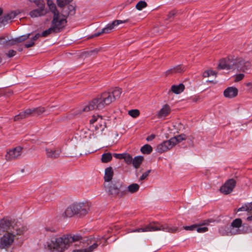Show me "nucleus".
I'll return each instance as SVG.
<instances>
[{
    "mask_svg": "<svg viewBox=\"0 0 252 252\" xmlns=\"http://www.w3.org/2000/svg\"><path fill=\"white\" fill-rule=\"evenodd\" d=\"M82 237L79 234H70L60 237H52L46 243V249L49 252H64L74 243L77 246L81 244Z\"/></svg>",
    "mask_w": 252,
    "mask_h": 252,
    "instance_id": "obj_2",
    "label": "nucleus"
},
{
    "mask_svg": "<svg viewBox=\"0 0 252 252\" xmlns=\"http://www.w3.org/2000/svg\"><path fill=\"white\" fill-rule=\"evenodd\" d=\"M24 111L27 118L30 116H31L33 114V111L32 110V108H28Z\"/></svg>",
    "mask_w": 252,
    "mask_h": 252,
    "instance_id": "obj_47",
    "label": "nucleus"
},
{
    "mask_svg": "<svg viewBox=\"0 0 252 252\" xmlns=\"http://www.w3.org/2000/svg\"><path fill=\"white\" fill-rule=\"evenodd\" d=\"M141 153L144 155H148L153 151L152 147L149 144H145L140 149Z\"/></svg>",
    "mask_w": 252,
    "mask_h": 252,
    "instance_id": "obj_29",
    "label": "nucleus"
},
{
    "mask_svg": "<svg viewBox=\"0 0 252 252\" xmlns=\"http://www.w3.org/2000/svg\"><path fill=\"white\" fill-rule=\"evenodd\" d=\"M60 8H62V10L59 12V13L61 17H64L65 19H66V17L69 15L74 14L75 12L74 7L71 5H68Z\"/></svg>",
    "mask_w": 252,
    "mask_h": 252,
    "instance_id": "obj_15",
    "label": "nucleus"
},
{
    "mask_svg": "<svg viewBox=\"0 0 252 252\" xmlns=\"http://www.w3.org/2000/svg\"><path fill=\"white\" fill-rule=\"evenodd\" d=\"M20 13L19 10L11 11L0 18V27L10 22L18 14Z\"/></svg>",
    "mask_w": 252,
    "mask_h": 252,
    "instance_id": "obj_12",
    "label": "nucleus"
},
{
    "mask_svg": "<svg viewBox=\"0 0 252 252\" xmlns=\"http://www.w3.org/2000/svg\"><path fill=\"white\" fill-rule=\"evenodd\" d=\"M30 3H34L36 5V6L41 5L43 4H44V0H27Z\"/></svg>",
    "mask_w": 252,
    "mask_h": 252,
    "instance_id": "obj_43",
    "label": "nucleus"
},
{
    "mask_svg": "<svg viewBox=\"0 0 252 252\" xmlns=\"http://www.w3.org/2000/svg\"><path fill=\"white\" fill-rule=\"evenodd\" d=\"M47 156L50 158H56L61 156L60 150L50 149L46 150Z\"/></svg>",
    "mask_w": 252,
    "mask_h": 252,
    "instance_id": "obj_26",
    "label": "nucleus"
},
{
    "mask_svg": "<svg viewBox=\"0 0 252 252\" xmlns=\"http://www.w3.org/2000/svg\"><path fill=\"white\" fill-rule=\"evenodd\" d=\"M38 8L32 10L29 13V15L32 18H35L45 15L47 13V10L45 8V4L36 6Z\"/></svg>",
    "mask_w": 252,
    "mask_h": 252,
    "instance_id": "obj_11",
    "label": "nucleus"
},
{
    "mask_svg": "<svg viewBox=\"0 0 252 252\" xmlns=\"http://www.w3.org/2000/svg\"><path fill=\"white\" fill-rule=\"evenodd\" d=\"M12 93H12V91H9V92H7V93H1V94H0V95H8V94H12Z\"/></svg>",
    "mask_w": 252,
    "mask_h": 252,
    "instance_id": "obj_63",
    "label": "nucleus"
},
{
    "mask_svg": "<svg viewBox=\"0 0 252 252\" xmlns=\"http://www.w3.org/2000/svg\"><path fill=\"white\" fill-rule=\"evenodd\" d=\"M98 246L96 243L93 244L89 248L84 249L73 250L72 252H92Z\"/></svg>",
    "mask_w": 252,
    "mask_h": 252,
    "instance_id": "obj_28",
    "label": "nucleus"
},
{
    "mask_svg": "<svg viewBox=\"0 0 252 252\" xmlns=\"http://www.w3.org/2000/svg\"><path fill=\"white\" fill-rule=\"evenodd\" d=\"M49 7L54 14L53 19L52 21V27L54 30L55 33L60 32L65 26L66 20L64 17H61L54 4L50 5Z\"/></svg>",
    "mask_w": 252,
    "mask_h": 252,
    "instance_id": "obj_7",
    "label": "nucleus"
},
{
    "mask_svg": "<svg viewBox=\"0 0 252 252\" xmlns=\"http://www.w3.org/2000/svg\"><path fill=\"white\" fill-rule=\"evenodd\" d=\"M160 230L172 233L178 231V227L171 224L161 223L158 221H153L143 228L131 229L129 232H143Z\"/></svg>",
    "mask_w": 252,
    "mask_h": 252,
    "instance_id": "obj_4",
    "label": "nucleus"
},
{
    "mask_svg": "<svg viewBox=\"0 0 252 252\" xmlns=\"http://www.w3.org/2000/svg\"><path fill=\"white\" fill-rule=\"evenodd\" d=\"M23 148L21 146H17L14 148L9 150L7 152L6 157L9 158H18L22 156Z\"/></svg>",
    "mask_w": 252,
    "mask_h": 252,
    "instance_id": "obj_14",
    "label": "nucleus"
},
{
    "mask_svg": "<svg viewBox=\"0 0 252 252\" xmlns=\"http://www.w3.org/2000/svg\"><path fill=\"white\" fill-rule=\"evenodd\" d=\"M173 147V146L169 139L168 140L164 141L160 144L158 145L157 146V151L158 153H162L169 150H170Z\"/></svg>",
    "mask_w": 252,
    "mask_h": 252,
    "instance_id": "obj_16",
    "label": "nucleus"
},
{
    "mask_svg": "<svg viewBox=\"0 0 252 252\" xmlns=\"http://www.w3.org/2000/svg\"><path fill=\"white\" fill-rule=\"evenodd\" d=\"M132 158V156L128 153L115 154L110 152H106L102 155V158Z\"/></svg>",
    "mask_w": 252,
    "mask_h": 252,
    "instance_id": "obj_20",
    "label": "nucleus"
},
{
    "mask_svg": "<svg viewBox=\"0 0 252 252\" xmlns=\"http://www.w3.org/2000/svg\"><path fill=\"white\" fill-rule=\"evenodd\" d=\"M104 187L107 194L113 197L121 198L126 195V185L119 180L104 183Z\"/></svg>",
    "mask_w": 252,
    "mask_h": 252,
    "instance_id": "obj_5",
    "label": "nucleus"
},
{
    "mask_svg": "<svg viewBox=\"0 0 252 252\" xmlns=\"http://www.w3.org/2000/svg\"><path fill=\"white\" fill-rule=\"evenodd\" d=\"M16 54V52L15 51L13 50H10L6 53V55L8 57L11 58L14 56Z\"/></svg>",
    "mask_w": 252,
    "mask_h": 252,
    "instance_id": "obj_49",
    "label": "nucleus"
},
{
    "mask_svg": "<svg viewBox=\"0 0 252 252\" xmlns=\"http://www.w3.org/2000/svg\"><path fill=\"white\" fill-rule=\"evenodd\" d=\"M155 135L154 134H151L150 136H148L146 138V140L148 141H151L153 139H154L155 138Z\"/></svg>",
    "mask_w": 252,
    "mask_h": 252,
    "instance_id": "obj_57",
    "label": "nucleus"
},
{
    "mask_svg": "<svg viewBox=\"0 0 252 252\" xmlns=\"http://www.w3.org/2000/svg\"><path fill=\"white\" fill-rule=\"evenodd\" d=\"M208 230V229L207 227H205V226L202 227L201 226H198V225H197V227L196 229V230L199 233H204V232L207 231Z\"/></svg>",
    "mask_w": 252,
    "mask_h": 252,
    "instance_id": "obj_44",
    "label": "nucleus"
},
{
    "mask_svg": "<svg viewBox=\"0 0 252 252\" xmlns=\"http://www.w3.org/2000/svg\"><path fill=\"white\" fill-rule=\"evenodd\" d=\"M248 207L246 205V204L245 203L244 204H243L241 207L239 208L238 209H237V212H240V211H247L248 212Z\"/></svg>",
    "mask_w": 252,
    "mask_h": 252,
    "instance_id": "obj_51",
    "label": "nucleus"
},
{
    "mask_svg": "<svg viewBox=\"0 0 252 252\" xmlns=\"http://www.w3.org/2000/svg\"><path fill=\"white\" fill-rule=\"evenodd\" d=\"M229 226L233 235L244 233V231L241 229L242 226V220L241 219H235Z\"/></svg>",
    "mask_w": 252,
    "mask_h": 252,
    "instance_id": "obj_10",
    "label": "nucleus"
},
{
    "mask_svg": "<svg viewBox=\"0 0 252 252\" xmlns=\"http://www.w3.org/2000/svg\"><path fill=\"white\" fill-rule=\"evenodd\" d=\"M27 117L24 111L21 112L19 114L14 116L13 120L15 122L20 121L22 120L27 118Z\"/></svg>",
    "mask_w": 252,
    "mask_h": 252,
    "instance_id": "obj_32",
    "label": "nucleus"
},
{
    "mask_svg": "<svg viewBox=\"0 0 252 252\" xmlns=\"http://www.w3.org/2000/svg\"><path fill=\"white\" fill-rule=\"evenodd\" d=\"M147 2L143 0L139 1L136 5L135 7L138 10H141L147 6Z\"/></svg>",
    "mask_w": 252,
    "mask_h": 252,
    "instance_id": "obj_34",
    "label": "nucleus"
},
{
    "mask_svg": "<svg viewBox=\"0 0 252 252\" xmlns=\"http://www.w3.org/2000/svg\"><path fill=\"white\" fill-rule=\"evenodd\" d=\"M245 85L250 91L252 92V81L246 82Z\"/></svg>",
    "mask_w": 252,
    "mask_h": 252,
    "instance_id": "obj_54",
    "label": "nucleus"
},
{
    "mask_svg": "<svg viewBox=\"0 0 252 252\" xmlns=\"http://www.w3.org/2000/svg\"><path fill=\"white\" fill-rule=\"evenodd\" d=\"M144 158H124L125 162L127 164H132L135 168H138L143 161Z\"/></svg>",
    "mask_w": 252,
    "mask_h": 252,
    "instance_id": "obj_21",
    "label": "nucleus"
},
{
    "mask_svg": "<svg viewBox=\"0 0 252 252\" xmlns=\"http://www.w3.org/2000/svg\"><path fill=\"white\" fill-rule=\"evenodd\" d=\"M246 205L247 206L248 208V212H250L251 211H252V202H248L246 203Z\"/></svg>",
    "mask_w": 252,
    "mask_h": 252,
    "instance_id": "obj_56",
    "label": "nucleus"
},
{
    "mask_svg": "<svg viewBox=\"0 0 252 252\" xmlns=\"http://www.w3.org/2000/svg\"><path fill=\"white\" fill-rule=\"evenodd\" d=\"M219 232L221 236L233 235L229 225L222 226L220 227L219 229Z\"/></svg>",
    "mask_w": 252,
    "mask_h": 252,
    "instance_id": "obj_25",
    "label": "nucleus"
},
{
    "mask_svg": "<svg viewBox=\"0 0 252 252\" xmlns=\"http://www.w3.org/2000/svg\"><path fill=\"white\" fill-rule=\"evenodd\" d=\"M128 114L133 118H136L140 116V111L138 109H131L128 111Z\"/></svg>",
    "mask_w": 252,
    "mask_h": 252,
    "instance_id": "obj_31",
    "label": "nucleus"
},
{
    "mask_svg": "<svg viewBox=\"0 0 252 252\" xmlns=\"http://www.w3.org/2000/svg\"><path fill=\"white\" fill-rule=\"evenodd\" d=\"M88 205L83 202L74 203L67 207L62 214L63 218H70L74 215L84 216L88 213Z\"/></svg>",
    "mask_w": 252,
    "mask_h": 252,
    "instance_id": "obj_6",
    "label": "nucleus"
},
{
    "mask_svg": "<svg viewBox=\"0 0 252 252\" xmlns=\"http://www.w3.org/2000/svg\"><path fill=\"white\" fill-rule=\"evenodd\" d=\"M175 73H182L186 70V67L182 65H178L173 67Z\"/></svg>",
    "mask_w": 252,
    "mask_h": 252,
    "instance_id": "obj_37",
    "label": "nucleus"
},
{
    "mask_svg": "<svg viewBox=\"0 0 252 252\" xmlns=\"http://www.w3.org/2000/svg\"><path fill=\"white\" fill-rule=\"evenodd\" d=\"M25 230V228L23 227H21L18 228L16 229V234L17 235H21L24 233Z\"/></svg>",
    "mask_w": 252,
    "mask_h": 252,
    "instance_id": "obj_50",
    "label": "nucleus"
},
{
    "mask_svg": "<svg viewBox=\"0 0 252 252\" xmlns=\"http://www.w3.org/2000/svg\"><path fill=\"white\" fill-rule=\"evenodd\" d=\"M112 158H101V162L103 163H107L110 161Z\"/></svg>",
    "mask_w": 252,
    "mask_h": 252,
    "instance_id": "obj_61",
    "label": "nucleus"
},
{
    "mask_svg": "<svg viewBox=\"0 0 252 252\" xmlns=\"http://www.w3.org/2000/svg\"><path fill=\"white\" fill-rule=\"evenodd\" d=\"M173 74H175V72L173 68L167 69L164 72V75L165 77H167Z\"/></svg>",
    "mask_w": 252,
    "mask_h": 252,
    "instance_id": "obj_45",
    "label": "nucleus"
},
{
    "mask_svg": "<svg viewBox=\"0 0 252 252\" xmlns=\"http://www.w3.org/2000/svg\"><path fill=\"white\" fill-rule=\"evenodd\" d=\"M197 227V224H193V225H191L190 226H186L184 227V229L186 230L192 231V230H196Z\"/></svg>",
    "mask_w": 252,
    "mask_h": 252,
    "instance_id": "obj_46",
    "label": "nucleus"
},
{
    "mask_svg": "<svg viewBox=\"0 0 252 252\" xmlns=\"http://www.w3.org/2000/svg\"><path fill=\"white\" fill-rule=\"evenodd\" d=\"M187 139V136L185 134H181L175 136L170 139V140L173 147L176 146L178 143L181 142Z\"/></svg>",
    "mask_w": 252,
    "mask_h": 252,
    "instance_id": "obj_22",
    "label": "nucleus"
},
{
    "mask_svg": "<svg viewBox=\"0 0 252 252\" xmlns=\"http://www.w3.org/2000/svg\"><path fill=\"white\" fill-rule=\"evenodd\" d=\"M200 100V97L198 96H195L192 98V100L194 102H196Z\"/></svg>",
    "mask_w": 252,
    "mask_h": 252,
    "instance_id": "obj_60",
    "label": "nucleus"
},
{
    "mask_svg": "<svg viewBox=\"0 0 252 252\" xmlns=\"http://www.w3.org/2000/svg\"><path fill=\"white\" fill-rule=\"evenodd\" d=\"M44 229L46 231L51 232H55L56 231V228L53 226H47L45 227Z\"/></svg>",
    "mask_w": 252,
    "mask_h": 252,
    "instance_id": "obj_53",
    "label": "nucleus"
},
{
    "mask_svg": "<svg viewBox=\"0 0 252 252\" xmlns=\"http://www.w3.org/2000/svg\"><path fill=\"white\" fill-rule=\"evenodd\" d=\"M236 184V182L235 180L229 179L220 188V191L224 194H228L233 191Z\"/></svg>",
    "mask_w": 252,
    "mask_h": 252,
    "instance_id": "obj_9",
    "label": "nucleus"
},
{
    "mask_svg": "<svg viewBox=\"0 0 252 252\" xmlns=\"http://www.w3.org/2000/svg\"><path fill=\"white\" fill-rule=\"evenodd\" d=\"M251 63L241 57L229 56L219 60L217 66L218 69L234 70L246 72L250 69Z\"/></svg>",
    "mask_w": 252,
    "mask_h": 252,
    "instance_id": "obj_3",
    "label": "nucleus"
},
{
    "mask_svg": "<svg viewBox=\"0 0 252 252\" xmlns=\"http://www.w3.org/2000/svg\"><path fill=\"white\" fill-rule=\"evenodd\" d=\"M34 45V42L32 40H31V42L29 43H26L25 44V47L28 48L31 47H32Z\"/></svg>",
    "mask_w": 252,
    "mask_h": 252,
    "instance_id": "obj_55",
    "label": "nucleus"
},
{
    "mask_svg": "<svg viewBox=\"0 0 252 252\" xmlns=\"http://www.w3.org/2000/svg\"><path fill=\"white\" fill-rule=\"evenodd\" d=\"M17 43V42H16L15 41V38L14 39H13V40H11L10 41H9L8 42V43H7V44L8 45H15V44Z\"/></svg>",
    "mask_w": 252,
    "mask_h": 252,
    "instance_id": "obj_59",
    "label": "nucleus"
},
{
    "mask_svg": "<svg viewBox=\"0 0 252 252\" xmlns=\"http://www.w3.org/2000/svg\"><path fill=\"white\" fill-rule=\"evenodd\" d=\"M185 86L183 83L178 85H174L171 87L170 92L175 94H178L184 92Z\"/></svg>",
    "mask_w": 252,
    "mask_h": 252,
    "instance_id": "obj_23",
    "label": "nucleus"
},
{
    "mask_svg": "<svg viewBox=\"0 0 252 252\" xmlns=\"http://www.w3.org/2000/svg\"><path fill=\"white\" fill-rule=\"evenodd\" d=\"M171 112V109L168 104H163L160 109L157 112L156 116L158 119H164L168 116Z\"/></svg>",
    "mask_w": 252,
    "mask_h": 252,
    "instance_id": "obj_13",
    "label": "nucleus"
},
{
    "mask_svg": "<svg viewBox=\"0 0 252 252\" xmlns=\"http://www.w3.org/2000/svg\"><path fill=\"white\" fill-rule=\"evenodd\" d=\"M15 235L12 232H7L0 238V249H6L13 243Z\"/></svg>",
    "mask_w": 252,
    "mask_h": 252,
    "instance_id": "obj_8",
    "label": "nucleus"
},
{
    "mask_svg": "<svg viewBox=\"0 0 252 252\" xmlns=\"http://www.w3.org/2000/svg\"><path fill=\"white\" fill-rule=\"evenodd\" d=\"M122 94V89L119 87L115 88L111 93L105 92L89 101L83 108L82 111L101 110L105 106L110 105L115 99L120 98Z\"/></svg>",
    "mask_w": 252,
    "mask_h": 252,
    "instance_id": "obj_1",
    "label": "nucleus"
},
{
    "mask_svg": "<svg viewBox=\"0 0 252 252\" xmlns=\"http://www.w3.org/2000/svg\"><path fill=\"white\" fill-rule=\"evenodd\" d=\"M217 75V72L213 70L212 69H209L205 70L203 73V77L204 78H207L212 76L216 77Z\"/></svg>",
    "mask_w": 252,
    "mask_h": 252,
    "instance_id": "obj_30",
    "label": "nucleus"
},
{
    "mask_svg": "<svg viewBox=\"0 0 252 252\" xmlns=\"http://www.w3.org/2000/svg\"><path fill=\"white\" fill-rule=\"evenodd\" d=\"M52 33H55V31H54V30L53 29V28L51 27L50 28H49L48 30L44 31L42 33L41 36H43V37H45Z\"/></svg>",
    "mask_w": 252,
    "mask_h": 252,
    "instance_id": "obj_41",
    "label": "nucleus"
},
{
    "mask_svg": "<svg viewBox=\"0 0 252 252\" xmlns=\"http://www.w3.org/2000/svg\"><path fill=\"white\" fill-rule=\"evenodd\" d=\"M31 35V33L22 35L20 37L15 38V41L17 43H20L23 42L27 39H28Z\"/></svg>",
    "mask_w": 252,
    "mask_h": 252,
    "instance_id": "obj_39",
    "label": "nucleus"
},
{
    "mask_svg": "<svg viewBox=\"0 0 252 252\" xmlns=\"http://www.w3.org/2000/svg\"><path fill=\"white\" fill-rule=\"evenodd\" d=\"M104 33V32H102V30L101 32H98V33L94 34V35H92L91 37L92 38V37H96V36H99L101 34Z\"/></svg>",
    "mask_w": 252,
    "mask_h": 252,
    "instance_id": "obj_62",
    "label": "nucleus"
},
{
    "mask_svg": "<svg viewBox=\"0 0 252 252\" xmlns=\"http://www.w3.org/2000/svg\"><path fill=\"white\" fill-rule=\"evenodd\" d=\"M151 170H148L147 171H146L145 173H144L140 177V180H144L149 174L150 173Z\"/></svg>",
    "mask_w": 252,
    "mask_h": 252,
    "instance_id": "obj_52",
    "label": "nucleus"
},
{
    "mask_svg": "<svg viewBox=\"0 0 252 252\" xmlns=\"http://www.w3.org/2000/svg\"><path fill=\"white\" fill-rule=\"evenodd\" d=\"M97 123L99 124V127L96 125L95 126L96 129L99 128L101 131H102L106 127V124L102 118L101 119V121H99Z\"/></svg>",
    "mask_w": 252,
    "mask_h": 252,
    "instance_id": "obj_40",
    "label": "nucleus"
},
{
    "mask_svg": "<svg viewBox=\"0 0 252 252\" xmlns=\"http://www.w3.org/2000/svg\"><path fill=\"white\" fill-rule=\"evenodd\" d=\"M139 189V186L137 184L135 183L132 184L128 187L126 186V194L128 192L131 193H134L138 191Z\"/></svg>",
    "mask_w": 252,
    "mask_h": 252,
    "instance_id": "obj_27",
    "label": "nucleus"
},
{
    "mask_svg": "<svg viewBox=\"0 0 252 252\" xmlns=\"http://www.w3.org/2000/svg\"><path fill=\"white\" fill-rule=\"evenodd\" d=\"M72 0H57L58 6L59 7H62L68 5L69 2Z\"/></svg>",
    "mask_w": 252,
    "mask_h": 252,
    "instance_id": "obj_35",
    "label": "nucleus"
},
{
    "mask_svg": "<svg viewBox=\"0 0 252 252\" xmlns=\"http://www.w3.org/2000/svg\"><path fill=\"white\" fill-rule=\"evenodd\" d=\"M11 225L9 220L4 219L0 220V234L1 232H6Z\"/></svg>",
    "mask_w": 252,
    "mask_h": 252,
    "instance_id": "obj_24",
    "label": "nucleus"
},
{
    "mask_svg": "<svg viewBox=\"0 0 252 252\" xmlns=\"http://www.w3.org/2000/svg\"><path fill=\"white\" fill-rule=\"evenodd\" d=\"M33 111V114H37L38 115H41L44 113L45 111V108L43 107H38L36 108H32Z\"/></svg>",
    "mask_w": 252,
    "mask_h": 252,
    "instance_id": "obj_36",
    "label": "nucleus"
},
{
    "mask_svg": "<svg viewBox=\"0 0 252 252\" xmlns=\"http://www.w3.org/2000/svg\"><path fill=\"white\" fill-rule=\"evenodd\" d=\"M247 220L248 221H252V215L250 216L247 217Z\"/></svg>",
    "mask_w": 252,
    "mask_h": 252,
    "instance_id": "obj_64",
    "label": "nucleus"
},
{
    "mask_svg": "<svg viewBox=\"0 0 252 252\" xmlns=\"http://www.w3.org/2000/svg\"><path fill=\"white\" fill-rule=\"evenodd\" d=\"M244 74L242 73L238 74L236 75L235 77V81L239 82L242 80L244 78Z\"/></svg>",
    "mask_w": 252,
    "mask_h": 252,
    "instance_id": "obj_48",
    "label": "nucleus"
},
{
    "mask_svg": "<svg viewBox=\"0 0 252 252\" xmlns=\"http://www.w3.org/2000/svg\"><path fill=\"white\" fill-rule=\"evenodd\" d=\"M41 36V34H40L39 33H37L34 35V36L31 40H32L34 42Z\"/></svg>",
    "mask_w": 252,
    "mask_h": 252,
    "instance_id": "obj_58",
    "label": "nucleus"
},
{
    "mask_svg": "<svg viewBox=\"0 0 252 252\" xmlns=\"http://www.w3.org/2000/svg\"><path fill=\"white\" fill-rule=\"evenodd\" d=\"M102 116L97 115H93L92 119L90 120V122L91 124H93L95 122L98 123L99 121H101Z\"/></svg>",
    "mask_w": 252,
    "mask_h": 252,
    "instance_id": "obj_38",
    "label": "nucleus"
},
{
    "mask_svg": "<svg viewBox=\"0 0 252 252\" xmlns=\"http://www.w3.org/2000/svg\"><path fill=\"white\" fill-rule=\"evenodd\" d=\"M176 14L177 11L176 10H172L170 11L167 15V20L169 21L172 20Z\"/></svg>",
    "mask_w": 252,
    "mask_h": 252,
    "instance_id": "obj_42",
    "label": "nucleus"
},
{
    "mask_svg": "<svg viewBox=\"0 0 252 252\" xmlns=\"http://www.w3.org/2000/svg\"><path fill=\"white\" fill-rule=\"evenodd\" d=\"M27 117L24 111L21 112L19 114L14 116L13 120L15 122L20 121L22 120L27 118Z\"/></svg>",
    "mask_w": 252,
    "mask_h": 252,
    "instance_id": "obj_33",
    "label": "nucleus"
},
{
    "mask_svg": "<svg viewBox=\"0 0 252 252\" xmlns=\"http://www.w3.org/2000/svg\"><path fill=\"white\" fill-rule=\"evenodd\" d=\"M238 90L235 87H228L223 92V95L227 98H233L238 94Z\"/></svg>",
    "mask_w": 252,
    "mask_h": 252,
    "instance_id": "obj_18",
    "label": "nucleus"
},
{
    "mask_svg": "<svg viewBox=\"0 0 252 252\" xmlns=\"http://www.w3.org/2000/svg\"><path fill=\"white\" fill-rule=\"evenodd\" d=\"M114 175V172L112 168L110 166L108 167L105 169L104 180V183H108L112 181V178Z\"/></svg>",
    "mask_w": 252,
    "mask_h": 252,
    "instance_id": "obj_19",
    "label": "nucleus"
},
{
    "mask_svg": "<svg viewBox=\"0 0 252 252\" xmlns=\"http://www.w3.org/2000/svg\"><path fill=\"white\" fill-rule=\"evenodd\" d=\"M127 20H116L112 22V23L108 24L107 26L102 29V32H109V31L113 30L115 27L119 26L120 24L126 23Z\"/></svg>",
    "mask_w": 252,
    "mask_h": 252,
    "instance_id": "obj_17",
    "label": "nucleus"
}]
</instances>
